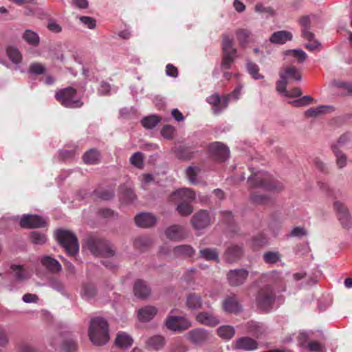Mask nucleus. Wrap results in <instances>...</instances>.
<instances>
[{
	"mask_svg": "<svg viewBox=\"0 0 352 352\" xmlns=\"http://www.w3.org/2000/svg\"><path fill=\"white\" fill-rule=\"evenodd\" d=\"M88 336L94 345L102 346L107 343L109 340V333L107 320L99 317L91 319Z\"/></svg>",
	"mask_w": 352,
	"mask_h": 352,
	"instance_id": "f257e3e1",
	"label": "nucleus"
},
{
	"mask_svg": "<svg viewBox=\"0 0 352 352\" xmlns=\"http://www.w3.org/2000/svg\"><path fill=\"white\" fill-rule=\"evenodd\" d=\"M248 182L251 188H261L268 191L279 192L283 189V185L275 180L266 172L259 171L248 178Z\"/></svg>",
	"mask_w": 352,
	"mask_h": 352,
	"instance_id": "f03ea898",
	"label": "nucleus"
},
{
	"mask_svg": "<svg viewBox=\"0 0 352 352\" xmlns=\"http://www.w3.org/2000/svg\"><path fill=\"white\" fill-rule=\"evenodd\" d=\"M195 198V192L190 188H182L174 192L171 196L172 201H178L177 210L182 216H188L192 211L193 208L190 203Z\"/></svg>",
	"mask_w": 352,
	"mask_h": 352,
	"instance_id": "7ed1b4c3",
	"label": "nucleus"
},
{
	"mask_svg": "<svg viewBox=\"0 0 352 352\" xmlns=\"http://www.w3.org/2000/svg\"><path fill=\"white\" fill-rule=\"evenodd\" d=\"M276 299V294L272 285H267L260 288L255 297L256 307L264 313L270 312Z\"/></svg>",
	"mask_w": 352,
	"mask_h": 352,
	"instance_id": "20e7f679",
	"label": "nucleus"
},
{
	"mask_svg": "<svg viewBox=\"0 0 352 352\" xmlns=\"http://www.w3.org/2000/svg\"><path fill=\"white\" fill-rule=\"evenodd\" d=\"M88 250L95 256L110 257L114 255V250L106 240L91 236L87 239Z\"/></svg>",
	"mask_w": 352,
	"mask_h": 352,
	"instance_id": "39448f33",
	"label": "nucleus"
},
{
	"mask_svg": "<svg viewBox=\"0 0 352 352\" xmlns=\"http://www.w3.org/2000/svg\"><path fill=\"white\" fill-rule=\"evenodd\" d=\"M56 237L59 244L63 246L67 253L74 256L79 250V245L76 236L72 232L60 229L56 232Z\"/></svg>",
	"mask_w": 352,
	"mask_h": 352,
	"instance_id": "423d86ee",
	"label": "nucleus"
},
{
	"mask_svg": "<svg viewBox=\"0 0 352 352\" xmlns=\"http://www.w3.org/2000/svg\"><path fill=\"white\" fill-rule=\"evenodd\" d=\"M76 90L73 87H69L59 90L56 94V99L65 107L78 108L82 105V102L75 99Z\"/></svg>",
	"mask_w": 352,
	"mask_h": 352,
	"instance_id": "0eeeda50",
	"label": "nucleus"
},
{
	"mask_svg": "<svg viewBox=\"0 0 352 352\" xmlns=\"http://www.w3.org/2000/svg\"><path fill=\"white\" fill-rule=\"evenodd\" d=\"M164 325L168 329L174 332H182L189 329L192 324L185 317L168 316L164 321Z\"/></svg>",
	"mask_w": 352,
	"mask_h": 352,
	"instance_id": "6e6552de",
	"label": "nucleus"
},
{
	"mask_svg": "<svg viewBox=\"0 0 352 352\" xmlns=\"http://www.w3.org/2000/svg\"><path fill=\"white\" fill-rule=\"evenodd\" d=\"M333 206L342 226L344 228H351L352 226V218L346 205L340 201H336Z\"/></svg>",
	"mask_w": 352,
	"mask_h": 352,
	"instance_id": "1a4fd4ad",
	"label": "nucleus"
},
{
	"mask_svg": "<svg viewBox=\"0 0 352 352\" xmlns=\"http://www.w3.org/2000/svg\"><path fill=\"white\" fill-rule=\"evenodd\" d=\"M210 217L206 210H200L191 219V223L195 230L204 229L210 225Z\"/></svg>",
	"mask_w": 352,
	"mask_h": 352,
	"instance_id": "9d476101",
	"label": "nucleus"
},
{
	"mask_svg": "<svg viewBox=\"0 0 352 352\" xmlns=\"http://www.w3.org/2000/svg\"><path fill=\"white\" fill-rule=\"evenodd\" d=\"M19 223L21 227L23 228H36L46 226V222L42 217L33 214L23 215Z\"/></svg>",
	"mask_w": 352,
	"mask_h": 352,
	"instance_id": "9b49d317",
	"label": "nucleus"
},
{
	"mask_svg": "<svg viewBox=\"0 0 352 352\" xmlns=\"http://www.w3.org/2000/svg\"><path fill=\"white\" fill-rule=\"evenodd\" d=\"M248 274V272L243 269L232 270L227 274V278L231 286H239L245 281Z\"/></svg>",
	"mask_w": 352,
	"mask_h": 352,
	"instance_id": "f8f14e48",
	"label": "nucleus"
},
{
	"mask_svg": "<svg viewBox=\"0 0 352 352\" xmlns=\"http://www.w3.org/2000/svg\"><path fill=\"white\" fill-rule=\"evenodd\" d=\"M210 153L219 161H225L228 157V148L220 142H214L209 146Z\"/></svg>",
	"mask_w": 352,
	"mask_h": 352,
	"instance_id": "ddd939ff",
	"label": "nucleus"
},
{
	"mask_svg": "<svg viewBox=\"0 0 352 352\" xmlns=\"http://www.w3.org/2000/svg\"><path fill=\"white\" fill-rule=\"evenodd\" d=\"M207 102L212 106L213 113L216 115L219 114L221 111L226 108L228 103L227 96L221 98L219 94H213L206 99Z\"/></svg>",
	"mask_w": 352,
	"mask_h": 352,
	"instance_id": "4468645a",
	"label": "nucleus"
},
{
	"mask_svg": "<svg viewBox=\"0 0 352 352\" xmlns=\"http://www.w3.org/2000/svg\"><path fill=\"white\" fill-rule=\"evenodd\" d=\"M186 337L192 344L200 345L208 339L209 333L206 330L198 328L190 331Z\"/></svg>",
	"mask_w": 352,
	"mask_h": 352,
	"instance_id": "2eb2a0df",
	"label": "nucleus"
},
{
	"mask_svg": "<svg viewBox=\"0 0 352 352\" xmlns=\"http://www.w3.org/2000/svg\"><path fill=\"white\" fill-rule=\"evenodd\" d=\"M165 234L168 239L172 241L182 240L187 235L184 228L179 225H173L168 228L165 231Z\"/></svg>",
	"mask_w": 352,
	"mask_h": 352,
	"instance_id": "dca6fc26",
	"label": "nucleus"
},
{
	"mask_svg": "<svg viewBox=\"0 0 352 352\" xmlns=\"http://www.w3.org/2000/svg\"><path fill=\"white\" fill-rule=\"evenodd\" d=\"M235 35L239 45L244 48L250 43L253 42V34L248 28H239L235 31Z\"/></svg>",
	"mask_w": 352,
	"mask_h": 352,
	"instance_id": "f3484780",
	"label": "nucleus"
},
{
	"mask_svg": "<svg viewBox=\"0 0 352 352\" xmlns=\"http://www.w3.org/2000/svg\"><path fill=\"white\" fill-rule=\"evenodd\" d=\"M172 151L178 159L186 160L192 159L195 154L192 147L182 144L175 145Z\"/></svg>",
	"mask_w": 352,
	"mask_h": 352,
	"instance_id": "a211bd4d",
	"label": "nucleus"
},
{
	"mask_svg": "<svg viewBox=\"0 0 352 352\" xmlns=\"http://www.w3.org/2000/svg\"><path fill=\"white\" fill-rule=\"evenodd\" d=\"M257 347L258 344L256 341L249 337L240 338L234 344V348L236 349L252 351L256 349Z\"/></svg>",
	"mask_w": 352,
	"mask_h": 352,
	"instance_id": "6ab92c4d",
	"label": "nucleus"
},
{
	"mask_svg": "<svg viewBox=\"0 0 352 352\" xmlns=\"http://www.w3.org/2000/svg\"><path fill=\"white\" fill-rule=\"evenodd\" d=\"M156 217L150 213H141L135 217L137 226L142 228H149L156 223Z\"/></svg>",
	"mask_w": 352,
	"mask_h": 352,
	"instance_id": "aec40b11",
	"label": "nucleus"
},
{
	"mask_svg": "<svg viewBox=\"0 0 352 352\" xmlns=\"http://www.w3.org/2000/svg\"><path fill=\"white\" fill-rule=\"evenodd\" d=\"M293 38L292 34L286 30H280L274 32L270 38V41L271 43L274 44L283 45L287 41H292Z\"/></svg>",
	"mask_w": 352,
	"mask_h": 352,
	"instance_id": "412c9836",
	"label": "nucleus"
},
{
	"mask_svg": "<svg viewBox=\"0 0 352 352\" xmlns=\"http://www.w3.org/2000/svg\"><path fill=\"white\" fill-rule=\"evenodd\" d=\"M299 23L302 30V36L307 40L312 41L314 34L309 31L311 29V18L309 16H302L299 19Z\"/></svg>",
	"mask_w": 352,
	"mask_h": 352,
	"instance_id": "4be33fe9",
	"label": "nucleus"
},
{
	"mask_svg": "<svg viewBox=\"0 0 352 352\" xmlns=\"http://www.w3.org/2000/svg\"><path fill=\"white\" fill-rule=\"evenodd\" d=\"M157 309L154 306H146L138 310V317L140 321L146 322L151 320L157 314Z\"/></svg>",
	"mask_w": 352,
	"mask_h": 352,
	"instance_id": "5701e85b",
	"label": "nucleus"
},
{
	"mask_svg": "<svg viewBox=\"0 0 352 352\" xmlns=\"http://www.w3.org/2000/svg\"><path fill=\"white\" fill-rule=\"evenodd\" d=\"M243 254V249L239 245H230L226 250L224 256L228 263H233L239 259Z\"/></svg>",
	"mask_w": 352,
	"mask_h": 352,
	"instance_id": "b1692460",
	"label": "nucleus"
},
{
	"mask_svg": "<svg viewBox=\"0 0 352 352\" xmlns=\"http://www.w3.org/2000/svg\"><path fill=\"white\" fill-rule=\"evenodd\" d=\"M135 295L140 298H146L151 294V289L146 283L142 280L135 281L133 287Z\"/></svg>",
	"mask_w": 352,
	"mask_h": 352,
	"instance_id": "393cba45",
	"label": "nucleus"
},
{
	"mask_svg": "<svg viewBox=\"0 0 352 352\" xmlns=\"http://www.w3.org/2000/svg\"><path fill=\"white\" fill-rule=\"evenodd\" d=\"M198 322L210 327H214L219 323V319L209 312H200L196 316Z\"/></svg>",
	"mask_w": 352,
	"mask_h": 352,
	"instance_id": "a878e982",
	"label": "nucleus"
},
{
	"mask_svg": "<svg viewBox=\"0 0 352 352\" xmlns=\"http://www.w3.org/2000/svg\"><path fill=\"white\" fill-rule=\"evenodd\" d=\"M41 264L52 273L59 272L62 267L59 262L50 256H45L41 260Z\"/></svg>",
	"mask_w": 352,
	"mask_h": 352,
	"instance_id": "bb28decb",
	"label": "nucleus"
},
{
	"mask_svg": "<svg viewBox=\"0 0 352 352\" xmlns=\"http://www.w3.org/2000/svg\"><path fill=\"white\" fill-rule=\"evenodd\" d=\"M279 75L280 78H285L287 81L289 80H295L299 81L302 78L300 70L294 66L286 67L283 72H280Z\"/></svg>",
	"mask_w": 352,
	"mask_h": 352,
	"instance_id": "cd10ccee",
	"label": "nucleus"
},
{
	"mask_svg": "<svg viewBox=\"0 0 352 352\" xmlns=\"http://www.w3.org/2000/svg\"><path fill=\"white\" fill-rule=\"evenodd\" d=\"M200 258L208 261L219 262V252L216 248H202L199 251Z\"/></svg>",
	"mask_w": 352,
	"mask_h": 352,
	"instance_id": "c85d7f7f",
	"label": "nucleus"
},
{
	"mask_svg": "<svg viewBox=\"0 0 352 352\" xmlns=\"http://www.w3.org/2000/svg\"><path fill=\"white\" fill-rule=\"evenodd\" d=\"M82 159L86 164H96L100 161V153L97 149L91 148L85 153Z\"/></svg>",
	"mask_w": 352,
	"mask_h": 352,
	"instance_id": "c756f323",
	"label": "nucleus"
},
{
	"mask_svg": "<svg viewBox=\"0 0 352 352\" xmlns=\"http://www.w3.org/2000/svg\"><path fill=\"white\" fill-rule=\"evenodd\" d=\"M146 343L148 348L154 350H160L165 345L166 340L165 338L161 335H155L149 338Z\"/></svg>",
	"mask_w": 352,
	"mask_h": 352,
	"instance_id": "7c9ffc66",
	"label": "nucleus"
},
{
	"mask_svg": "<svg viewBox=\"0 0 352 352\" xmlns=\"http://www.w3.org/2000/svg\"><path fill=\"white\" fill-rule=\"evenodd\" d=\"M223 307L226 311L230 313H236L241 309V306L234 296L225 299L223 302Z\"/></svg>",
	"mask_w": 352,
	"mask_h": 352,
	"instance_id": "2f4dec72",
	"label": "nucleus"
},
{
	"mask_svg": "<svg viewBox=\"0 0 352 352\" xmlns=\"http://www.w3.org/2000/svg\"><path fill=\"white\" fill-rule=\"evenodd\" d=\"M332 151L336 158V166L339 169L344 168L347 164V156L337 146H331Z\"/></svg>",
	"mask_w": 352,
	"mask_h": 352,
	"instance_id": "473e14b6",
	"label": "nucleus"
},
{
	"mask_svg": "<svg viewBox=\"0 0 352 352\" xmlns=\"http://www.w3.org/2000/svg\"><path fill=\"white\" fill-rule=\"evenodd\" d=\"M250 199L254 204L259 205H266L272 201V198L269 195L261 193L258 190L252 192Z\"/></svg>",
	"mask_w": 352,
	"mask_h": 352,
	"instance_id": "72a5a7b5",
	"label": "nucleus"
},
{
	"mask_svg": "<svg viewBox=\"0 0 352 352\" xmlns=\"http://www.w3.org/2000/svg\"><path fill=\"white\" fill-rule=\"evenodd\" d=\"M173 254L176 256L191 257L195 254V250L189 245H181L174 248Z\"/></svg>",
	"mask_w": 352,
	"mask_h": 352,
	"instance_id": "f704fd0d",
	"label": "nucleus"
},
{
	"mask_svg": "<svg viewBox=\"0 0 352 352\" xmlns=\"http://www.w3.org/2000/svg\"><path fill=\"white\" fill-rule=\"evenodd\" d=\"M222 51L223 53L236 54V49L234 47V40L229 35H222Z\"/></svg>",
	"mask_w": 352,
	"mask_h": 352,
	"instance_id": "c9c22d12",
	"label": "nucleus"
},
{
	"mask_svg": "<svg viewBox=\"0 0 352 352\" xmlns=\"http://www.w3.org/2000/svg\"><path fill=\"white\" fill-rule=\"evenodd\" d=\"M115 343L120 348H128L132 345L133 339L129 334L120 332L116 336Z\"/></svg>",
	"mask_w": 352,
	"mask_h": 352,
	"instance_id": "e433bc0d",
	"label": "nucleus"
},
{
	"mask_svg": "<svg viewBox=\"0 0 352 352\" xmlns=\"http://www.w3.org/2000/svg\"><path fill=\"white\" fill-rule=\"evenodd\" d=\"M186 305L190 309H197L201 307V296L195 293L190 294L187 296Z\"/></svg>",
	"mask_w": 352,
	"mask_h": 352,
	"instance_id": "4c0bfd02",
	"label": "nucleus"
},
{
	"mask_svg": "<svg viewBox=\"0 0 352 352\" xmlns=\"http://www.w3.org/2000/svg\"><path fill=\"white\" fill-rule=\"evenodd\" d=\"M22 38L26 43L32 46H37L40 42L38 35L31 30H26L23 34Z\"/></svg>",
	"mask_w": 352,
	"mask_h": 352,
	"instance_id": "58836bf2",
	"label": "nucleus"
},
{
	"mask_svg": "<svg viewBox=\"0 0 352 352\" xmlns=\"http://www.w3.org/2000/svg\"><path fill=\"white\" fill-rule=\"evenodd\" d=\"M152 244V240L146 236H141L135 239L134 246L140 251H144Z\"/></svg>",
	"mask_w": 352,
	"mask_h": 352,
	"instance_id": "ea45409f",
	"label": "nucleus"
},
{
	"mask_svg": "<svg viewBox=\"0 0 352 352\" xmlns=\"http://www.w3.org/2000/svg\"><path fill=\"white\" fill-rule=\"evenodd\" d=\"M218 336L224 340L231 339L234 333V329L229 325H224L219 327L217 330Z\"/></svg>",
	"mask_w": 352,
	"mask_h": 352,
	"instance_id": "a19ab883",
	"label": "nucleus"
},
{
	"mask_svg": "<svg viewBox=\"0 0 352 352\" xmlns=\"http://www.w3.org/2000/svg\"><path fill=\"white\" fill-rule=\"evenodd\" d=\"M6 53L10 60L15 63L19 64L21 62L22 55L18 48L14 46H9L6 49Z\"/></svg>",
	"mask_w": 352,
	"mask_h": 352,
	"instance_id": "79ce46f5",
	"label": "nucleus"
},
{
	"mask_svg": "<svg viewBox=\"0 0 352 352\" xmlns=\"http://www.w3.org/2000/svg\"><path fill=\"white\" fill-rule=\"evenodd\" d=\"M332 109L333 108L327 105H322L316 108H310L305 111V116L308 118L316 117L319 115L325 113L329 109Z\"/></svg>",
	"mask_w": 352,
	"mask_h": 352,
	"instance_id": "37998d69",
	"label": "nucleus"
},
{
	"mask_svg": "<svg viewBox=\"0 0 352 352\" xmlns=\"http://www.w3.org/2000/svg\"><path fill=\"white\" fill-rule=\"evenodd\" d=\"M81 294L84 296V298L89 300L93 298L96 295L97 290L94 284L85 283L82 285Z\"/></svg>",
	"mask_w": 352,
	"mask_h": 352,
	"instance_id": "c03bdc74",
	"label": "nucleus"
},
{
	"mask_svg": "<svg viewBox=\"0 0 352 352\" xmlns=\"http://www.w3.org/2000/svg\"><path fill=\"white\" fill-rule=\"evenodd\" d=\"M161 121V118L156 115H151L147 117L144 118L141 123L142 126L146 129H153Z\"/></svg>",
	"mask_w": 352,
	"mask_h": 352,
	"instance_id": "a18cd8bd",
	"label": "nucleus"
},
{
	"mask_svg": "<svg viewBox=\"0 0 352 352\" xmlns=\"http://www.w3.org/2000/svg\"><path fill=\"white\" fill-rule=\"evenodd\" d=\"M236 55V54L223 53L222 62L221 65V69L224 70L230 69L232 63L234 61Z\"/></svg>",
	"mask_w": 352,
	"mask_h": 352,
	"instance_id": "49530a36",
	"label": "nucleus"
},
{
	"mask_svg": "<svg viewBox=\"0 0 352 352\" xmlns=\"http://www.w3.org/2000/svg\"><path fill=\"white\" fill-rule=\"evenodd\" d=\"M285 54L294 57L299 63H303L307 57V54L302 50H287Z\"/></svg>",
	"mask_w": 352,
	"mask_h": 352,
	"instance_id": "de8ad7c7",
	"label": "nucleus"
},
{
	"mask_svg": "<svg viewBox=\"0 0 352 352\" xmlns=\"http://www.w3.org/2000/svg\"><path fill=\"white\" fill-rule=\"evenodd\" d=\"M200 172L199 166H188L186 170V176L191 184L197 183V176Z\"/></svg>",
	"mask_w": 352,
	"mask_h": 352,
	"instance_id": "09e8293b",
	"label": "nucleus"
},
{
	"mask_svg": "<svg viewBox=\"0 0 352 352\" xmlns=\"http://www.w3.org/2000/svg\"><path fill=\"white\" fill-rule=\"evenodd\" d=\"M120 192L122 194V199L126 202L133 201L136 197L133 190L129 188L124 186H121Z\"/></svg>",
	"mask_w": 352,
	"mask_h": 352,
	"instance_id": "8fccbe9b",
	"label": "nucleus"
},
{
	"mask_svg": "<svg viewBox=\"0 0 352 352\" xmlns=\"http://www.w3.org/2000/svg\"><path fill=\"white\" fill-rule=\"evenodd\" d=\"M11 270L14 272V276L19 280H23L28 277L25 270L21 265H12Z\"/></svg>",
	"mask_w": 352,
	"mask_h": 352,
	"instance_id": "3c124183",
	"label": "nucleus"
},
{
	"mask_svg": "<svg viewBox=\"0 0 352 352\" xmlns=\"http://www.w3.org/2000/svg\"><path fill=\"white\" fill-rule=\"evenodd\" d=\"M280 259V256L278 252H267L263 254V260L266 263H276Z\"/></svg>",
	"mask_w": 352,
	"mask_h": 352,
	"instance_id": "603ef678",
	"label": "nucleus"
},
{
	"mask_svg": "<svg viewBox=\"0 0 352 352\" xmlns=\"http://www.w3.org/2000/svg\"><path fill=\"white\" fill-rule=\"evenodd\" d=\"M31 241L33 243L43 245L45 243L47 238L45 234L36 231L32 232L30 234Z\"/></svg>",
	"mask_w": 352,
	"mask_h": 352,
	"instance_id": "864d4df0",
	"label": "nucleus"
},
{
	"mask_svg": "<svg viewBox=\"0 0 352 352\" xmlns=\"http://www.w3.org/2000/svg\"><path fill=\"white\" fill-rule=\"evenodd\" d=\"M247 69L248 72L252 76L254 79H261L263 78V76L258 73L259 67L258 66L252 62H248L247 63Z\"/></svg>",
	"mask_w": 352,
	"mask_h": 352,
	"instance_id": "5fc2aeb1",
	"label": "nucleus"
},
{
	"mask_svg": "<svg viewBox=\"0 0 352 352\" xmlns=\"http://www.w3.org/2000/svg\"><path fill=\"white\" fill-rule=\"evenodd\" d=\"M131 164L138 168H143V154L140 152L133 153L130 157Z\"/></svg>",
	"mask_w": 352,
	"mask_h": 352,
	"instance_id": "6e6d98bb",
	"label": "nucleus"
},
{
	"mask_svg": "<svg viewBox=\"0 0 352 352\" xmlns=\"http://www.w3.org/2000/svg\"><path fill=\"white\" fill-rule=\"evenodd\" d=\"M314 98L310 96H305L299 99L293 100L289 102L294 107H300L302 106H306L312 102Z\"/></svg>",
	"mask_w": 352,
	"mask_h": 352,
	"instance_id": "4d7b16f0",
	"label": "nucleus"
},
{
	"mask_svg": "<svg viewBox=\"0 0 352 352\" xmlns=\"http://www.w3.org/2000/svg\"><path fill=\"white\" fill-rule=\"evenodd\" d=\"M45 72V66L39 63H34L29 67V72L32 74L40 75Z\"/></svg>",
	"mask_w": 352,
	"mask_h": 352,
	"instance_id": "13d9d810",
	"label": "nucleus"
},
{
	"mask_svg": "<svg viewBox=\"0 0 352 352\" xmlns=\"http://www.w3.org/2000/svg\"><path fill=\"white\" fill-rule=\"evenodd\" d=\"M77 349V343L74 339H67L63 343V349L65 352H75Z\"/></svg>",
	"mask_w": 352,
	"mask_h": 352,
	"instance_id": "bf43d9fd",
	"label": "nucleus"
},
{
	"mask_svg": "<svg viewBox=\"0 0 352 352\" xmlns=\"http://www.w3.org/2000/svg\"><path fill=\"white\" fill-rule=\"evenodd\" d=\"M95 193L98 197L104 200H109L114 195V192L112 189L97 190L95 191Z\"/></svg>",
	"mask_w": 352,
	"mask_h": 352,
	"instance_id": "052dcab7",
	"label": "nucleus"
},
{
	"mask_svg": "<svg viewBox=\"0 0 352 352\" xmlns=\"http://www.w3.org/2000/svg\"><path fill=\"white\" fill-rule=\"evenodd\" d=\"M315 167L320 172L327 174L329 173V168L327 165L320 158L315 157L314 160Z\"/></svg>",
	"mask_w": 352,
	"mask_h": 352,
	"instance_id": "680f3d73",
	"label": "nucleus"
},
{
	"mask_svg": "<svg viewBox=\"0 0 352 352\" xmlns=\"http://www.w3.org/2000/svg\"><path fill=\"white\" fill-rule=\"evenodd\" d=\"M307 234V231L304 227L297 226L294 228L289 234L290 236L301 238Z\"/></svg>",
	"mask_w": 352,
	"mask_h": 352,
	"instance_id": "e2e57ef3",
	"label": "nucleus"
},
{
	"mask_svg": "<svg viewBox=\"0 0 352 352\" xmlns=\"http://www.w3.org/2000/svg\"><path fill=\"white\" fill-rule=\"evenodd\" d=\"M174 133L175 128L170 125L164 126L161 131L162 136L166 139H173Z\"/></svg>",
	"mask_w": 352,
	"mask_h": 352,
	"instance_id": "0e129e2a",
	"label": "nucleus"
},
{
	"mask_svg": "<svg viewBox=\"0 0 352 352\" xmlns=\"http://www.w3.org/2000/svg\"><path fill=\"white\" fill-rule=\"evenodd\" d=\"M320 189L327 195V196L330 197H333L335 196V192L333 188H332L327 183L320 182L319 183Z\"/></svg>",
	"mask_w": 352,
	"mask_h": 352,
	"instance_id": "69168bd1",
	"label": "nucleus"
},
{
	"mask_svg": "<svg viewBox=\"0 0 352 352\" xmlns=\"http://www.w3.org/2000/svg\"><path fill=\"white\" fill-rule=\"evenodd\" d=\"M255 10L258 12V13H268L271 15H274L275 14V12L274 10V9L272 8V7H265L263 4L261 3H257L256 6H255Z\"/></svg>",
	"mask_w": 352,
	"mask_h": 352,
	"instance_id": "338daca9",
	"label": "nucleus"
},
{
	"mask_svg": "<svg viewBox=\"0 0 352 352\" xmlns=\"http://www.w3.org/2000/svg\"><path fill=\"white\" fill-rule=\"evenodd\" d=\"M248 329L250 332H252L256 335L261 334L262 333L263 328L259 325L258 323L256 322H250L248 323Z\"/></svg>",
	"mask_w": 352,
	"mask_h": 352,
	"instance_id": "774afa93",
	"label": "nucleus"
}]
</instances>
